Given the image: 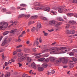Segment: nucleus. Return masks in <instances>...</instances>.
<instances>
[{
	"mask_svg": "<svg viewBox=\"0 0 77 77\" xmlns=\"http://www.w3.org/2000/svg\"><path fill=\"white\" fill-rule=\"evenodd\" d=\"M71 59L74 62H76L77 60V59L74 57H72Z\"/></svg>",
	"mask_w": 77,
	"mask_h": 77,
	"instance_id": "23",
	"label": "nucleus"
},
{
	"mask_svg": "<svg viewBox=\"0 0 77 77\" xmlns=\"http://www.w3.org/2000/svg\"><path fill=\"white\" fill-rule=\"evenodd\" d=\"M53 9L54 10H58V12L60 13L62 12H63V8L62 7L58 8L57 6H55L53 7Z\"/></svg>",
	"mask_w": 77,
	"mask_h": 77,
	"instance_id": "5",
	"label": "nucleus"
},
{
	"mask_svg": "<svg viewBox=\"0 0 77 77\" xmlns=\"http://www.w3.org/2000/svg\"><path fill=\"white\" fill-rule=\"evenodd\" d=\"M45 58H42L40 59H39L38 60V61H39V62H42L43 60H45Z\"/></svg>",
	"mask_w": 77,
	"mask_h": 77,
	"instance_id": "18",
	"label": "nucleus"
},
{
	"mask_svg": "<svg viewBox=\"0 0 77 77\" xmlns=\"http://www.w3.org/2000/svg\"><path fill=\"white\" fill-rule=\"evenodd\" d=\"M59 48H68L67 47H61Z\"/></svg>",
	"mask_w": 77,
	"mask_h": 77,
	"instance_id": "45",
	"label": "nucleus"
},
{
	"mask_svg": "<svg viewBox=\"0 0 77 77\" xmlns=\"http://www.w3.org/2000/svg\"><path fill=\"white\" fill-rule=\"evenodd\" d=\"M57 20L58 21H63V19H62L61 17H59L57 18Z\"/></svg>",
	"mask_w": 77,
	"mask_h": 77,
	"instance_id": "26",
	"label": "nucleus"
},
{
	"mask_svg": "<svg viewBox=\"0 0 77 77\" xmlns=\"http://www.w3.org/2000/svg\"><path fill=\"white\" fill-rule=\"evenodd\" d=\"M17 51H14L13 53V55H15V54H17Z\"/></svg>",
	"mask_w": 77,
	"mask_h": 77,
	"instance_id": "46",
	"label": "nucleus"
},
{
	"mask_svg": "<svg viewBox=\"0 0 77 77\" xmlns=\"http://www.w3.org/2000/svg\"><path fill=\"white\" fill-rule=\"evenodd\" d=\"M67 11V9H65V8H64L63 9V11H64V12H66V11Z\"/></svg>",
	"mask_w": 77,
	"mask_h": 77,
	"instance_id": "60",
	"label": "nucleus"
},
{
	"mask_svg": "<svg viewBox=\"0 0 77 77\" xmlns=\"http://www.w3.org/2000/svg\"><path fill=\"white\" fill-rule=\"evenodd\" d=\"M74 67V65L72 64H71L70 66V68H72Z\"/></svg>",
	"mask_w": 77,
	"mask_h": 77,
	"instance_id": "50",
	"label": "nucleus"
},
{
	"mask_svg": "<svg viewBox=\"0 0 77 77\" xmlns=\"http://www.w3.org/2000/svg\"><path fill=\"white\" fill-rule=\"evenodd\" d=\"M36 45H38V44H39V42H38V41H35L33 44V45L34 46H35V45H36Z\"/></svg>",
	"mask_w": 77,
	"mask_h": 77,
	"instance_id": "19",
	"label": "nucleus"
},
{
	"mask_svg": "<svg viewBox=\"0 0 77 77\" xmlns=\"http://www.w3.org/2000/svg\"><path fill=\"white\" fill-rule=\"evenodd\" d=\"M28 63H30L31 62V59H29V60L28 61Z\"/></svg>",
	"mask_w": 77,
	"mask_h": 77,
	"instance_id": "55",
	"label": "nucleus"
},
{
	"mask_svg": "<svg viewBox=\"0 0 77 77\" xmlns=\"http://www.w3.org/2000/svg\"><path fill=\"white\" fill-rule=\"evenodd\" d=\"M39 42L40 43L42 42V39H41V38H39Z\"/></svg>",
	"mask_w": 77,
	"mask_h": 77,
	"instance_id": "48",
	"label": "nucleus"
},
{
	"mask_svg": "<svg viewBox=\"0 0 77 77\" xmlns=\"http://www.w3.org/2000/svg\"><path fill=\"white\" fill-rule=\"evenodd\" d=\"M8 33H9V31H7L3 33V35H6L8 34Z\"/></svg>",
	"mask_w": 77,
	"mask_h": 77,
	"instance_id": "31",
	"label": "nucleus"
},
{
	"mask_svg": "<svg viewBox=\"0 0 77 77\" xmlns=\"http://www.w3.org/2000/svg\"><path fill=\"white\" fill-rule=\"evenodd\" d=\"M12 22H11V23H12ZM17 21H15L13 22H12V24H11V26H12V25H14V26L16 25V24H17Z\"/></svg>",
	"mask_w": 77,
	"mask_h": 77,
	"instance_id": "21",
	"label": "nucleus"
},
{
	"mask_svg": "<svg viewBox=\"0 0 77 77\" xmlns=\"http://www.w3.org/2000/svg\"><path fill=\"white\" fill-rule=\"evenodd\" d=\"M23 54L22 52L19 53L17 54V56L18 57H21V56H23Z\"/></svg>",
	"mask_w": 77,
	"mask_h": 77,
	"instance_id": "22",
	"label": "nucleus"
},
{
	"mask_svg": "<svg viewBox=\"0 0 77 77\" xmlns=\"http://www.w3.org/2000/svg\"><path fill=\"white\" fill-rule=\"evenodd\" d=\"M74 54V53L71 52L69 54V56H73Z\"/></svg>",
	"mask_w": 77,
	"mask_h": 77,
	"instance_id": "43",
	"label": "nucleus"
},
{
	"mask_svg": "<svg viewBox=\"0 0 77 77\" xmlns=\"http://www.w3.org/2000/svg\"><path fill=\"white\" fill-rule=\"evenodd\" d=\"M35 30H36V28L35 27H33V28H32L31 29V30L32 32H33L34 31H35Z\"/></svg>",
	"mask_w": 77,
	"mask_h": 77,
	"instance_id": "37",
	"label": "nucleus"
},
{
	"mask_svg": "<svg viewBox=\"0 0 77 77\" xmlns=\"http://www.w3.org/2000/svg\"><path fill=\"white\" fill-rule=\"evenodd\" d=\"M8 36H6L5 37L4 42L2 44V46H3V45H4L5 44H6L8 43V42H7L8 41Z\"/></svg>",
	"mask_w": 77,
	"mask_h": 77,
	"instance_id": "6",
	"label": "nucleus"
},
{
	"mask_svg": "<svg viewBox=\"0 0 77 77\" xmlns=\"http://www.w3.org/2000/svg\"><path fill=\"white\" fill-rule=\"evenodd\" d=\"M20 6H22L23 7H26V6H27L26 4H22L20 5Z\"/></svg>",
	"mask_w": 77,
	"mask_h": 77,
	"instance_id": "32",
	"label": "nucleus"
},
{
	"mask_svg": "<svg viewBox=\"0 0 77 77\" xmlns=\"http://www.w3.org/2000/svg\"><path fill=\"white\" fill-rule=\"evenodd\" d=\"M44 62H46V63H48V58L46 59L45 61H44Z\"/></svg>",
	"mask_w": 77,
	"mask_h": 77,
	"instance_id": "34",
	"label": "nucleus"
},
{
	"mask_svg": "<svg viewBox=\"0 0 77 77\" xmlns=\"http://www.w3.org/2000/svg\"><path fill=\"white\" fill-rule=\"evenodd\" d=\"M43 33H44V36H47V35H48V33L47 32H45V31H43Z\"/></svg>",
	"mask_w": 77,
	"mask_h": 77,
	"instance_id": "30",
	"label": "nucleus"
},
{
	"mask_svg": "<svg viewBox=\"0 0 77 77\" xmlns=\"http://www.w3.org/2000/svg\"><path fill=\"white\" fill-rule=\"evenodd\" d=\"M42 48H47V46L45 45H43L42 46Z\"/></svg>",
	"mask_w": 77,
	"mask_h": 77,
	"instance_id": "42",
	"label": "nucleus"
},
{
	"mask_svg": "<svg viewBox=\"0 0 77 77\" xmlns=\"http://www.w3.org/2000/svg\"><path fill=\"white\" fill-rule=\"evenodd\" d=\"M35 9L36 10H41L42 9V10H43V11L48 12V7H45L44 6L42 7H36Z\"/></svg>",
	"mask_w": 77,
	"mask_h": 77,
	"instance_id": "4",
	"label": "nucleus"
},
{
	"mask_svg": "<svg viewBox=\"0 0 77 77\" xmlns=\"http://www.w3.org/2000/svg\"><path fill=\"white\" fill-rule=\"evenodd\" d=\"M38 17V16H32L31 17V19H35V18H36Z\"/></svg>",
	"mask_w": 77,
	"mask_h": 77,
	"instance_id": "28",
	"label": "nucleus"
},
{
	"mask_svg": "<svg viewBox=\"0 0 77 77\" xmlns=\"http://www.w3.org/2000/svg\"><path fill=\"white\" fill-rule=\"evenodd\" d=\"M8 26V24L6 22H1L0 23V30L2 29H5Z\"/></svg>",
	"mask_w": 77,
	"mask_h": 77,
	"instance_id": "2",
	"label": "nucleus"
},
{
	"mask_svg": "<svg viewBox=\"0 0 77 77\" xmlns=\"http://www.w3.org/2000/svg\"><path fill=\"white\" fill-rule=\"evenodd\" d=\"M69 25L67 24L66 25V29H68L69 28Z\"/></svg>",
	"mask_w": 77,
	"mask_h": 77,
	"instance_id": "41",
	"label": "nucleus"
},
{
	"mask_svg": "<svg viewBox=\"0 0 77 77\" xmlns=\"http://www.w3.org/2000/svg\"><path fill=\"white\" fill-rule=\"evenodd\" d=\"M60 24H62V22L57 23V24L55 26L56 27L55 29L56 31H57L58 30H59V27H58V26H59V25H60Z\"/></svg>",
	"mask_w": 77,
	"mask_h": 77,
	"instance_id": "8",
	"label": "nucleus"
},
{
	"mask_svg": "<svg viewBox=\"0 0 77 77\" xmlns=\"http://www.w3.org/2000/svg\"><path fill=\"white\" fill-rule=\"evenodd\" d=\"M52 49L53 50H54L55 51H53V53H55V52H57L59 51V50H61L62 52H63L64 53H66V52H67L68 51H70L71 49L70 48H67L66 49H65L62 48V49Z\"/></svg>",
	"mask_w": 77,
	"mask_h": 77,
	"instance_id": "1",
	"label": "nucleus"
},
{
	"mask_svg": "<svg viewBox=\"0 0 77 77\" xmlns=\"http://www.w3.org/2000/svg\"><path fill=\"white\" fill-rule=\"evenodd\" d=\"M29 49H24V51L25 52V53H27V52H29Z\"/></svg>",
	"mask_w": 77,
	"mask_h": 77,
	"instance_id": "33",
	"label": "nucleus"
},
{
	"mask_svg": "<svg viewBox=\"0 0 77 77\" xmlns=\"http://www.w3.org/2000/svg\"><path fill=\"white\" fill-rule=\"evenodd\" d=\"M21 10H26V9L24 8H22L20 9V11H21Z\"/></svg>",
	"mask_w": 77,
	"mask_h": 77,
	"instance_id": "58",
	"label": "nucleus"
},
{
	"mask_svg": "<svg viewBox=\"0 0 77 77\" xmlns=\"http://www.w3.org/2000/svg\"><path fill=\"white\" fill-rule=\"evenodd\" d=\"M18 64H19V67H21V66H22L21 63H19Z\"/></svg>",
	"mask_w": 77,
	"mask_h": 77,
	"instance_id": "54",
	"label": "nucleus"
},
{
	"mask_svg": "<svg viewBox=\"0 0 77 77\" xmlns=\"http://www.w3.org/2000/svg\"><path fill=\"white\" fill-rule=\"evenodd\" d=\"M42 26H41V22H38L37 24V26L36 30H38L39 29H40V28H41Z\"/></svg>",
	"mask_w": 77,
	"mask_h": 77,
	"instance_id": "10",
	"label": "nucleus"
},
{
	"mask_svg": "<svg viewBox=\"0 0 77 77\" xmlns=\"http://www.w3.org/2000/svg\"><path fill=\"white\" fill-rule=\"evenodd\" d=\"M74 15V14L72 13H69L67 14V16H69V17H71V16H72Z\"/></svg>",
	"mask_w": 77,
	"mask_h": 77,
	"instance_id": "25",
	"label": "nucleus"
},
{
	"mask_svg": "<svg viewBox=\"0 0 77 77\" xmlns=\"http://www.w3.org/2000/svg\"><path fill=\"white\" fill-rule=\"evenodd\" d=\"M1 74V72H0V75ZM3 75H4V74H2L0 76V77H3Z\"/></svg>",
	"mask_w": 77,
	"mask_h": 77,
	"instance_id": "57",
	"label": "nucleus"
},
{
	"mask_svg": "<svg viewBox=\"0 0 77 77\" xmlns=\"http://www.w3.org/2000/svg\"><path fill=\"white\" fill-rule=\"evenodd\" d=\"M41 18L42 20H46L47 19L46 17H42Z\"/></svg>",
	"mask_w": 77,
	"mask_h": 77,
	"instance_id": "40",
	"label": "nucleus"
},
{
	"mask_svg": "<svg viewBox=\"0 0 77 77\" xmlns=\"http://www.w3.org/2000/svg\"><path fill=\"white\" fill-rule=\"evenodd\" d=\"M16 51L17 52H21L22 50L20 49H17Z\"/></svg>",
	"mask_w": 77,
	"mask_h": 77,
	"instance_id": "36",
	"label": "nucleus"
},
{
	"mask_svg": "<svg viewBox=\"0 0 77 77\" xmlns=\"http://www.w3.org/2000/svg\"><path fill=\"white\" fill-rule=\"evenodd\" d=\"M10 33H13V34H14L15 35L17 33V29H14L13 30H12L10 31Z\"/></svg>",
	"mask_w": 77,
	"mask_h": 77,
	"instance_id": "14",
	"label": "nucleus"
},
{
	"mask_svg": "<svg viewBox=\"0 0 77 77\" xmlns=\"http://www.w3.org/2000/svg\"><path fill=\"white\" fill-rule=\"evenodd\" d=\"M49 59L50 60H51V61H54V60H55L56 59V58L52 57H49Z\"/></svg>",
	"mask_w": 77,
	"mask_h": 77,
	"instance_id": "16",
	"label": "nucleus"
},
{
	"mask_svg": "<svg viewBox=\"0 0 77 77\" xmlns=\"http://www.w3.org/2000/svg\"><path fill=\"white\" fill-rule=\"evenodd\" d=\"M29 72L30 74H34V75L35 74V72H32V70H31Z\"/></svg>",
	"mask_w": 77,
	"mask_h": 77,
	"instance_id": "27",
	"label": "nucleus"
},
{
	"mask_svg": "<svg viewBox=\"0 0 77 77\" xmlns=\"http://www.w3.org/2000/svg\"><path fill=\"white\" fill-rule=\"evenodd\" d=\"M35 22L34 21H30L28 23V25H30V24H34Z\"/></svg>",
	"mask_w": 77,
	"mask_h": 77,
	"instance_id": "24",
	"label": "nucleus"
},
{
	"mask_svg": "<svg viewBox=\"0 0 77 77\" xmlns=\"http://www.w3.org/2000/svg\"><path fill=\"white\" fill-rule=\"evenodd\" d=\"M38 71H43V70H44V68L38 66Z\"/></svg>",
	"mask_w": 77,
	"mask_h": 77,
	"instance_id": "17",
	"label": "nucleus"
},
{
	"mask_svg": "<svg viewBox=\"0 0 77 77\" xmlns=\"http://www.w3.org/2000/svg\"><path fill=\"white\" fill-rule=\"evenodd\" d=\"M51 13H52V14H56V12L53 11H51Z\"/></svg>",
	"mask_w": 77,
	"mask_h": 77,
	"instance_id": "52",
	"label": "nucleus"
},
{
	"mask_svg": "<svg viewBox=\"0 0 77 77\" xmlns=\"http://www.w3.org/2000/svg\"><path fill=\"white\" fill-rule=\"evenodd\" d=\"M32 51L34 52H35L36 51V48H33L32 49Z\"/></svg>",
	"mask_w": 77,
	"mask_h": 77,
	"instance_id": "47",
	"label": "nucleus"
},
{
	"mask_svg": "<svg viewBox=\"0 0 77 77\" xmlns=\"http://www.w3.org/2000/svg\"><path fill=\"white\" fill-rule=\"evenodd\" d=\"M42 66V67H43V68H47V66H48V64L47 63H45L43 64Z\"/></svg>",
	"mask_w": 77,
	"mask_h": 77,
	"instance_id": "15",
	"label": "nucleus"
},
{
	"mask_svg": "<svg viewBox=\"0 0 77 77\" xmlns=\"http://www.w3.org/2000/svg\"><path fill=\"white\" fill-rule=\"evenodd\" d=\"M40 5L39 3V2H35V6H39Z\"/></svg>",
	"mask_w": 77,
	"mask_h": 77,
	"instance_id": "35",
	"label": "nucleus"
},
{
	"mask_svg": "<svg viewBox=\"0 0 77 77\" xmlns=\"http://www.w3.org/2000/svg\"><path fill=\"white\" fill-rule=\"evenodd\" d=\"M50 24H54L55 26L57 24V23H56V21L54 20H52L50 21L49 22Z\"/></svg>",
	"mask_w": 77,
	"mask_h": 77,
	"instance_id": "11",
	"label": "nucleus"
},
{
	"mask_svg": "<svg viewBox=\"0 0 77 77\" xmlns=\"http://www.w3.org/2000/svg\"><path fill=\"white\" fill-rule=\"evenodd\" d=\"M3 11H4V12H6V9L4 8L3 9Z\"/></svg>",
	"mask_w": 77,
	"mask_h": 77,
	"instance_id": "59",
	"label": "nucleus"
},
{
	"mask_svg": "<svg viewBox=\"0 0 77 77\" xmlns=\"http://www.w3.org/2000/svg\"><path fill=\"white\" fill-rule=\"evenodd\" d=\"M75 33V31L73 30H71L69 33L70 34H74Z\"/></svg>",
	"mask_w": 77,
	"mask_h": 77,
	"instance_id": "29",
	"label": "nucleus"
},
{
	"mask_svg": "<svg viewBox=\"0 0 77 77\" xmlns=\"http://www.w3.org/2000/svg\"><path fill=\"white\" fill-rule=\"evenodd\" d=\"M42 53H38V54H35V56H38L39 55H40V54H41Z\"/></svg>",
	"mask_w": 77,
	"mask_h": 77,
	"instance_id": "49",
	"label": "nucleus"
},
{
	"mask_svg": "<svg viewBox=\"0 0 77 77\" xmlns=\"http://www.w3.org/2000/svg\"><path fill=\"white\" fill-rule=\"evenodd\" d=\"M56 44V42H55L52 43V45H55V44Z\"/></svg>",
	"mask_w": 77,
	"mask_h": 77,
	"instance_id": "64",
	"label": "nucleus"
},
{
	"mask_svg": "<svg viewBox=\"0 0 77 77\" xmlns=\"http://www.w3.org/2000/svg\"><path fill=\"white\" fill-rule=\"evenodd\" d=\"M24 16H25V17L26 18H29V17H30V15H26L25 16V14H22L21 15H19L18 16V18H21V17H24Z\"/></svg>",
	"mask_w": 77,
	"mask_h": 77,
	"instance_id": "9",
	"label": "nucleus"
},
{
	"mask_svg": "<svg viewBox=\"0 0 77 77\" xmlns=\"http://www.w3.org/2000/svg\"><path fill=\"white\" fill-rule=\"evenodd\" d=\"M8 62H6L5 63V66H8Z\"/></svg>",
	"mask_w": 77,
	"mask_h": 77,
	"instance_id": "53",
	"label": "nucleus"
},
{
	"mask_svg": "<svg viewBox=\"0 0 77 77\" xmlns=\"http://www.w3.org/2000/svg\"><path fill=\"white\" fill-rule=\"evenodd\" d=\"M31 67H32V68H34V69H36V68H37V67H36V65L34 62H33L32 63Z\"/></svg>",
	"mask_w": 77,
	"mask_h": 77,
	"instance_id": "12",
	"label": "nucleus"
},
{
	"mask_svg": "<svg viewBox=\"0 0 77 77\" xmlns=\"http://www.w3.org/2000/svg\"><path fill=\"white\" fill-rule=\"evenodd\" d=\"M62 61L63 63H66L68 62V58L66 57H63L62 58H60L59 60H58V62H61Z\"/></svg>",
	"mask_w": 77,
	"mask_h": 77,
	"instance_id": "3",
	"label": "nucleus"
},
{
	"mask_svg": "<svg viewBox=\"0 0 77 77\" xmlns=\"http://www.w3.org/2000/svg\"><path fill=\"white\" fill-rule=\"evenodd\" d=\"M21 41V39H20V38H18V42H20V41Z\"/></svg>",
	"mask_w": 77,
	"mask_h": 77,
	"instance_id": "62",
	"label": "nucleus"
},
{
	"mask_svg": "<svg viewBox=\"0 0 77 77\" xmlns=\"http://www.w3.org/2000/svg\"><path fill=\"white\" fill-rule=\"evenodd\" d=\"M69 23L70 24H72V25H74L76 23V22L74 20H71L69 22Z\"/></svg>",
	"mask_w": 77,
	"mask_h": 77,
	"instance_id": "13",
	"label": "nucleus"
},
{
	"mask_svg": "<svg viewBox=\"0 0 77 77\" xmlns=\"http://www.w3.org/2000/svg\"><path fill=\"white\" fill-rule=\"evenodd\" d=\"M10 75H11L10 73L8 72L5 75V77H9L10 76Z\"/></svg>",
	"mask_w": 77,
	"mask_h": 77,
	"instance_id": "20",
	"label": "nucleus"
},
{
	"mask_svg": "<svg viewBox=\"0 0 77 77\" xmlns=\"http://www.w3.org/2000/svg\"><path fill=\"white\" fill-rule=\"evenodd\" d=\"M26 58H27V57L26 56H22L18 58V60L19 62H22V61H23L24 60L26 59Z\"/></svg>",
	"mask_w": 77,
	"mask_h": 77,
	"instance_id": "7",
	"label": "nucleus"
},
{
	"mask_svg": "<svg viewBox=\"0 0 77 77\" xmlns=\"http://www.w3.org/2000/svg\"><path fill=\"white\" fill-rule=\"evenodd\" d=\"M56 72H55V71L54 70H52V73L53 74H55V73Z\"/></svg>",
	"mask_w": 77,
	"mask_h": 77,
	"instance_id": "51",
	"label": "nucleus"
},
{
	"mask_svg": "<svg viewBox=\"0 0 77 77\" xmlns=\"http://www.w3.org/2000/svg\"><path fill=\"white\" fill-rule=\"evenodd\" d=\"M69 33V30H67L66 31V33Z\"/></svg>",
	"mask_w": 77,
	"mask_h": 77,
	"instance_id": "61",
	"label": "nucleus"
},
{
	"mask_svg": "<svg viewBox=\"0 0 77 77\" xmlns=\"http://www.w3.org/2000/svg\"><path fill=\"white\" fill-rule=\"evenodd\" d=\"M72 2L73 3H77V0H73Z\"/></svg>",
	"mask_w": 77,
	"mask_h": 77,
	"instance_id": "44",
	"label": "nucleus"
},
{
	"mask_svg": "<svg viewBox=\"0 0 77 77\" xmlns=\"http://www.w3.org/2000/svg\"><path fill=\"white\" fill-rule=\"evenodd\" d=\"M6 14H11V12H6Z\"/></svg>",
	"mask_w": 77,
	"mask_h": 77,
	"instance_id": "63",
	"label": "nucleus"
},
{
	"mask_svg": "<svg viewBox=\"0 0 77 77\" xmlns=\"http://www.w3.org/2000/svg\"><path fill=\"white\" fill-rule=\"evenodd\" d=\"M28 75L26 74H24L23 75V77H27Z\"/></svg>",
	"mask_w": 77,
	"mask_h": 77,
	"instance_id": "38",
	"label": "nucleus"
},
{
	"mask_svg": "<svg viewBox=\"0 0 77 77\" xmlns=\"http://www.w3.org/2000/svg\"><path fill=\"white\" fill-rule=\"evenodd\" d=\"M2 57L3 59H5V56H4V54H2Z\"/></svg>",
	"mask_w": 77,
	"mask_h": 77,
	"instance_id": "56",
	"label": "nucleus"
},
{
	"mask_svg": "<svg viewBox=\"0 0 77 77\" xmlns=\"http://www.w3.org/2000/svg\"><path fill=\"white\" fill-rule=\"evenodd\" d=\"M22 47V45H20L17 46L16 47V48H21V47Z\"/></svg>",
	"mask_w": 77,
	"mask_h": 77,
	"instance_id": "39",
	"label": "nucleus"
}]
</instances>
